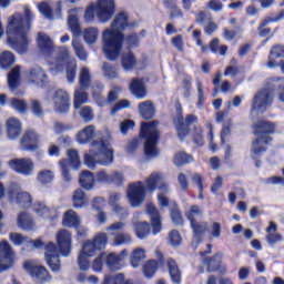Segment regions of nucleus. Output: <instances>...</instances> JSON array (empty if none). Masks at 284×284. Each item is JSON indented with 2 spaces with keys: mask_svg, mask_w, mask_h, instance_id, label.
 <instances>
[{
  "mask_svg": "<svg viewBox=\"0 0 284 284\" xmlns=\"http://www.w3.org/2000/svg\"><path fill=\"white\" fill-rule=\"evenodd\" d=\"M8 165L13 172L22 174V176H32L34 173V162L30 158L13 159L8 162Z\"/></svg>",
  "mask_w": 284,
  "mask_h": 284,
  "instance_id": "15",
  "label": "nucleus"
},
{
  "mask_svg": "<svg viewBox=\"0 0 284 284\" xmlns=\"http://www.w3.org/2000/svg\"><path fill=\"white\" fill-rule=\"evenodd\" d=\"M95 181L94 174L90 171H83L80 174L79 183L84 190H93Z\"/></svg>",
  "mask_w": 284,
  "mask_h": 284,
  "instance_id": "34",
  "label": "nucleus"
},
{
  "mask_svg": "<svg viewBox=\"0 0 284 284\" xmlns=\"http://www.w3.org/2000/svg\"><path fill=\"white\" fill-rule=\"evenodd\" d=\"M67 156L69 160H60L59 166L63 181L65 183H70L72 181V174H70V166L73 170H79V168H81V158L79 156V151L74 149H69L67 151Z\"/></svg>",
  "mask_w": 284,
  "mask_h": 284,
  "instance_id": "12",
  "label": "nucleus"
},
{
  "mask_svg": "<svg viewBox=\"0 0 284 284\" xmlns=\"http://www.w3.org/2000/svg\"><path fill=\"white\" fill-rule=\"evenodd\" d=\"M79 83L81 90H85L90 88V83H92V75L90 74V69L83 67L80 71Z\"/></svg>",
  "mask_w": 284,
  "mask_h": 284,
  "instance_id": "38",
  "label": "nucleus"
},
{
  "mask_svg": "<svg viewBox=\"0 0 284 284\" xmlns=\"http://www.w3.org/2000/svg\"><path fill=\"white\" fill-rule=\"evenodd\" d=\"M119 201H121V194L111 193V195H110L111 205H113L116 214H120V219H125V216H128V210L121 207V205L118 204Z\"/></svg>",
  "mask_w": 284,
  "mask_h": 284,
  "instance_id": "37",
  "label": "nucleus"
},
{
  "mask_svg": "<svg viewBox=\"0 0 284 284\" xmlns=\"http://www.w3.org/2000/svg\"><path fill=\"white\" fill-rule=\"evenodd\" d=\"M94 14L101 23H108L114 16V0H99L95 6H89L84 12V21L92 23Z\"/></svg>",
  "mask_w": 284,
  "mask_h": 284,
  "instance_id": "10",
  "label": "nucleus"
},
{
  "mask_svg": "<svg viewBox=\"0 0 284 284\" xmlns=\"http://www.w3.org/2000/svg\"><path fill=\"white\" fill-rule=\"evenodd\" d=\"M281 61H284V44H275L270 50L266 65L270 69L278 68Z\"/></svg>",
  "mask_w": 284,
  "mask_h": 284,
  "instance_id": "22",
  "label": "nucleus"
},
{
  "mask_svg": "<svg viewBox=\"0 0 284 284\" xmlns=\"http://www.w3.org/2000/svg\"><path fill=\"white\" fill-rule=\"evenodd\" d=\"M104 256V262L105 265L108 267V270H110L111 272H114L116 270L121 268V255L116 254V253H103Z\"/></svg>",
  "mask_w": 284,
  "mask_h": 284,
  "instance_id": "29",
  "label": "nucleus"
},
{
  "mask_svg": "<svg viewBox=\"0 0 284 284\" xmlns=\"http://www.w3.org/2000/svg\"><path fill=\"white\" fill-rule=\"evenodd\" d=\"M2 176H6V172L0 173V179H2ZM3 196H7L10 203L19 205V207H32V194L21 190V185L18 183H10L7 193L3 184L0 183V199H3Z\"/></svg>",
  "mask_w": 284,
  "mask_h": 284,
  "instance_id": "9",
  "label": "nucleus"
},
{
  "mask_svg": "<svg viewBox=\"0 0 284 284\" xmlns=\"http://www.w3.org/2000/svg\"><path fill=\"white\" fill-rule=\"evenodd\" d=\"M38 181L42 183V185H48V183L54 181V172L51 170L40 171L38 174Z\"/></svg>",
  "mask_w": 284,
  "mask_h": 284,
  "instance_id": "51",
  "label": "nucleus"
},
{
  "mask_svg": "<svg viewBox=\"0 0 284 284\" xmlns=\"http://www.w3.org/2000/svg\"><path fill=\"white\" fill-rule=\"evenodd\" d=\"M192 161H194V158L182 151L175 155L174 165H185L186 163H192Z\"/></svg>",
  "mask_w": 284,
  "mask_h": 284,
  "instance_id": "52",
  "label": "nucleus"
},
{
  "mask_svg": "<svg viewBox=\"0 0 284 284\" xmlns=\"http://www.w3.org/2000/svg\"><path fill=\"white\" fill-rule=\"evenodd\" d=\"M62 225L64 227H78V225H81V216L77 212L69 210L63 214Z\"/></svg>",
  "mask_w": 284,
  "mask_h": 284,
  "instance_id": "28",
  "label": "nucleus"
},
{
  "mask_svg": "<svg viewBox=\"0 0 284 284\" xmlns=\"http://www.w3.org/2000/svg\"><path fill=\"white\" fill-rule=\"evenodd\" d=\"M14 265V252L8 241L0 242V273Z\"/></svg>",
  "mask_w": 284,
  "mask_h": 284,
  "instance_id": "18",
  "label": "nucleus"
},
{
  "mask_svg": "<svg viewBox=\"0 0 284 284\" xmlns=\"http://www.w3.org/2000/svg\"><path fill=\"white\" fill-rule=\"evenodd\" d=\"M134 231L138 239H145L150 234V224L148 222H139L134 225Z\"/></svg>",
  "mask_w": 284,
  "mask_h": 284,
  "instance_id": "48",
  "label": "nucleus"
},
{
  "mask_svg": "<svg viewBox=\"0 0 284 284\" xmlns=\"http://www.w3.org/2000/svg\"><path fill=\"white\" fill-rule=\"evenodd\" d=\"M83 39L88 45H94L99 40V29L94 27L84 29Z\"/></svg>",
  "mask_w": 284,
  "mask_h": 284,
  "instance_id": "36",
  "label": "nucleus"
},
{
  "mask_svg": "<svg viewBox=\"0 0 284 284\" xmlns=\"http://www.w3.org/2000/svg\"><path fill=\"white\" fill-rule=\"evenodd\" d=\"M169 274L173 283L181 284V270L176 262L172 258L168 260Z\"/></svg>",
  "mask_w": 284,
  "mask_h": 284,
  "instance_id": "35",
  "label": "nucleus"
},
{
  "mask_svg": "<svg viewBox=\"0 0 284 284\" xmlns=\"http://www.w3.org/2000/svg\"><path fill=\"white\" fill-rule=\"evenodd\" d=\"M17 225L20 230H34V220L28 214V212H20L18 214Z\"/></svg>",
  "mask_w": 284,
  "mask_h": 284,
  "instance_id": "30",
  "label": "nucleus"
},
{
  "mask_svg": "<svg viewBox=\"0 0 284 284\" xmlns=\"http://www.w3.org/2000/svg\"><path fill=\"white\" fill-rule=\"evenodd\" d=\"M103 74L106 79H116L119 77V72L114 69L110 63L104 62L102 65Z\"/></svg>",
  "mask_w": 284,
  "mask_h": 284,
  "instance_id": "55",
  "label": "nucleus"
},
{
  "mask_svg": "<svg viewBox=\"0 0 284 284\" xmlns=\"http://www.w3.org/2000/svg\"><path fill=\"white\" fill-rule=\"evenodd\" d=\"M191 227L193 230L194 237H195L196 242L199 243V241H201V236H203V234H205V232H207V223L192 222Z\"/></svg>",
  "mask_w": 284,
  "mask_h": 284,
  "instance_id": "42",
  "label": "nucleus"
},
{
  "mask_svg": "<svg viewBox=\"0 0 284 284\" xmlns=\"http://www.w3.org/2000/svg\"><path fill=\"white\" fill-rule=\"evenodd\" d=\"M130 90L136 99H145V84L141 79H133L130 83Z\"/></svg>",
  "mask_w": 284,
  "mask_h": 284,
  "instance_id": "32",
  "label": "nucleus"
},
{
  "mask_svg": "<svg viewBox=\"0 0 284 284\" xmlns=\"http://www.w3.org/2000/svg\"><path fill=\"white\" fill-rule=\"evenodd\" d=\"M83 103H88V93L80 87V89L74 91L73 108L79 110Z\"/></svg>",
  "mask_w": 284,
  "mask_h": 284,
  "instance_id": "41",
  "label": "nucleus"
},
{
  "mask_svg": "<svg viewBox=\"0 0 284 284\" xmlns=\"http://www.w3.org/2000/svg\"><path fill=\"white\" fill-rule=\"evenodd\" d=\"M38 9L45 19H52V7L50 6V2H41L38 4Z\"/></svg>",
  "mask_w": 284,
  "mask_h": 284,
  "instance_id": "59",
  "label": "nucleus"
},
{
  "mask_svg": "<svg viewBox=\"0 0 284 284\" xmlns=\"http://www.w3.org/2000/svg\"><path fill=\"white\" fill-rule=\"evenodd\" d=\"M171 219L175 225H183V215H181V211L178 207L171 211Z\"/></svg>",
  "mask_w": 284,
  "mask_h": 284,
  "instance_id": "64",
  "label": "nucleus"
},
{
  "mask_svg": "<svg viewBox=\"0 0 284 284\" xmlns=\"http://www.w3.org/2000/svg\"><path fill=\"white\" fill-rule=\"evenodd\" d=\"M178 136L183 141L186 134H190V125H194V123H199V116L194 114H187L185 119L183 115H178L173 121Z\"/></svg>",
  "mask_w": 284,
  "mask_h": 284,
  "instance_id": "16",
  "label": "nucleus"
},
{
  "mask_svg": "<svg viewBox=\"0 0 284 284\" xmlns=\"http://www.w3.org/2000/svg\"><path fill=\"white\" fill-rule=\"evenodd\" d=\"M103 261H105V257L102 254H100L92 263V270L93 272H103Z\"/></svg>",
  "mask_w": 284,
  "mask_h": 284,
  "instance_id": "62",
  "label": "nucleus"
},
{
  "mask_svg": "<svg viewBox=\"0 0 284 284\" xmlns=\"http://www.w3.org/2000/svg\"><path fill=\"white\" fill-rule=\"evenodd\" d=\"M53 101V110L55 112H60V114H63L70 110V94L67 93L64 90H57L53 92L52 95Z\"/></svg>",
  "mask_w": 284,
  "mask_h": 284,
  "instance_id": "19",
  "label": "nucleus"
},
{
  "mask_svg": "<svg viewBox=\"0 0 284 284\" xmlns=\"http://www.w3.org/2000/svg\"><path fill=\"white\" fill-rule=\"evenodd\" d=\"M27 79L30 81V83H34V85H39L40 88H43V85L48 82L45 71L39 67L31 69L27 74Z\"/></svg>",
  "mask_w": 284,
  "mask_h": 284,
  "instance_id": "24",
  "label": "nucleus"
},
{
  "mask_svg": "<svg viewBox=\"0 0 284 284\" xmlns=\"http://www.w3.org/2000/svg\"><path fill=\"white\" fill-rule=\"evenodd\" d=\"M185 216L190 220V223H196V219H201V216H203V211H201L199 205H193L185 212Z\"/></svg>",
  "mask_w": 284,
  "mask_h": 284,
  "instance_id": "49",
  "label": "nucleus"
},
{
  "mask_svg": "<svg viewBox=\"0 0 284 284\" xmlns=\"http://www.w3.org/2000/svg\"><path fill=\"white\" fill-rule=\"evenodd\" d=\"M6 125L8 139L11 141L19 139L21 135V121H19L17 118H9L6 122Z\"/></svg>",
  "mask_w": 284,
  "mask_h": 284,
  "instance_id": "25",
  "label": "nucleus"
},
{
  "mask_svg": "<svg viewBox=\"0 0 284 284\" xmlns=\"http://www.w3.org/2000/svg\"><path fill=\"white\" fill-rule=\"evenodd\" d=\"M139 112L142 119L150 120L154 118V114H156V109L154 108V103L151 101H144L139 104Z\"/></svg>",
  "mask_w": 284,
  "mask_h": 284,
  "instance_id": "31",
  "label": "nucleus"
},
{
  "mask_svg": "<svg viewBox=\"0 0 284 284\" xmlns=\"http://www.w3.org/2000/svg\"><path fill=\"white\" fill-rule=\"evenodd\" d=\"M143 258H145V250L135 248L132 252L131 258H130V263H131L132 267H139V265H141V261H143Z\"/></svg>",
  "mask_w": 284,
  "mask_h": 284,
  "instance_id": "44",
  "label": "nucleus"
},
{
  "mask_svg": "<svg viewBox=\"0 0 284 284\" xmlns=\"http://www.w3.org/2000/svg\"><path fill=\"white\" fill-rule=\"evenodd\" d=\"M125 108H130V101L128 100L118 101L114 104V106L111 109V116H114L116 112H120V110H125Z\"/></svg>",
  "mask_w": 284,
  "mask_h": 284,
  "instance_id": "60",
  "label": "nucleus"
},
{
  "mask_svg": "<svg viewBox=\"0 0 284 284\" xmlns=\"http://www.w3.org/2000/svg\"><path fill=\"white\" fill-rule=\"evenodd\" d=\"M32 211L40 219H52V211L43 202H36L32 204Z\"/></svg>",
  "mask_w": 284,
  "mask_h": 284,
  "instance_id": "33",
  "label": "nucleus"
},
{
  "mask_svg": "<svg viewBox=\"0 0 284 284\" xmlns=\"http://www.w3.org/2000/svg\"><path fill=\"white\" fill-rule=\"evenodd\" d=\"M145 185L149 192H154L158 185V190L160 192L158 194V201L160 205L162 207H168V205H170V201L168 200V196H165V194L170 192V186L165 183V181H163V174L156 172L151 173V175L145 180Z\"/></svg>",
  "mask_w": 284,
  "mask_h": 284,
  "instance_id": "11",
  "label": "nucleus"
},
{
  "mask_svg": "<svg viewBox=\"0 0 284 284\" xmlns=\"http://www.w3.org/2000/svg\"><path fill=\"white\" fill-rule=\"evenodd\" d=\"M55 241L57 244H54V242H49L44 245V258L50 270L53 272H60L61 260H59V257H68L72 254V233L62 229L57 232Z\"/></svg>",
  "mask_w": 284,
  "mask_h": 284,
  "instance_id": "4",
  "label": "nucleus"
},
{
  "mask_svg": "<svg viewBox=\"0 0 284 284\" xmlns=\"http://www.w3.org/2000/svg\"><path fill=\"white\" fill-rule=\"evenodd\" d=\"M75 141L80 145L91 144L90 154H84V163L89 168H94L97 163L100 165H110L114 161V152L110 144L103 142L101 131H97L94 125H88L80 130L75 135Z\"/></svg>",
  "mask_w": 284,
  "mask_h": 284,
  "instance_id": "1",
  "label": "nucleus"
},
{
  "mask_svg": "<svg viewBox=\"0 0 284 284\" xmlns=\"http://www.w3.org/2000/svg\"><path fill=\"white\" fill-rule=\"evenodd\" d=\"M37 43L42 54L50 55L54 52V42L50 36L43 32L38 33Z\"/></svg>",
  "mask_w": 284,
  "mask_h": 284,
  "instance_id": "23",
  "label": "nucleus"
},
{
  "mask_svg": "<svg viewBox=\"0 0 284 284\" xmlns=\"http://www.w3.org/2000/svg\"><path fill=\"white\" fill-rule=\"evenodd\" d=\"M10 105L13 110H17V112H26L27 109L26 102L19 99L11 100Z\"/></svg>",
  "mask_w": 284,
  "mask_h": 284,
  "instance_id": "63",
  "label": "nucleus"
},
{
  "mask_svg": "<svg viewBox=\"0 0 284 284\" xmlns=\"http://www.w3.org/2000/svg\"><path fill=\"white\" fill-rule=\"evenodd\" d=\"M142 139H144V154L146 159H154L159 156V122H142L141 132Z\"/></svg>",
  "mask_w": 284,
  "mask_h": 284,
  "instance_id": "8",
  "label": "nucleus"
},
{
  "mask_svg": "<svg viewBox=\"0 0 284 284\" xmlns=\"http://www.w3.org/2000/svg\"><path fill=\"white\" fill-rule=\"evenodd\" d=\"M68 17V26L74 37L81 36V24L79 23V17L83 14V8L70 9Z\"/></svg>",
  "mask_w": 284,
  "mask_h": 284,
  "instance_id": "21",
  "label": "nucleus"
},
{
  "mask_svg": "<svg viewBox=\"0 0 284 284\" xmlns=\"http://www.w3.org/2000/svg\"><path fill=\"white\" fill-rule=\"evenodd\" d=\"M132 243V237L128 233H118L114 236V245H125Z\"/></svg>",
  "mask_w": 284,
  "mask_h": 284,
  "instance_id": "58",
  "label": "nucleus"
},
{
  "mask_svg": "<svg viewBox=\"0 0 284 284\" xmlns=\"http://www.w3.org/2000/svg\"><path fill=\"white\" fill-rule=\"evenodd\" d=\"M220 41L219 39H213L210 42V50L214 54H221V57H225L227 54V45H219Z\"/></svg>",
  "mask_w": 284,
  "mask_h": 284,
  "instance_id": "50",
  "label": "nucleus"
},
{
  "mask_svg": "<svg viewBox=\"0 0 284 284\" xmlns=\"http://www.w3.org/2000/svg\"><path fill=\"white\" fill-rule=\"evenodd\" d=\"M23 267L32 278H36V281H39L40 283H48V281H52V276L45 266L39 265L34 260L24 262Z\"/></svg>",
  "mask_w": 284,
  "mask_h": 284,
  "instance_id": "14",
  "label": "nucleus"
},
{
  "mask_svg": "<svg viewBox=\"0 0 284 284\" xmlns=\"http://www.w3.org/2000/svg\"><path fill=\"white\" fill-rule=\"evenodd\" d=\"M125 276L123 274L105 275L102 284H123Z\"/></svg>",
  "mask_w": 284,
  "mask_h": 284,
  "instance_id": "54",
  "label": "nucleus"
},
{
  "mask_svg": "<svg viewBox=\"0 0 284 284\" xmlns=\"http://www.w3.org/2000/svg\"><path fill=\"white\" fill-rule=\"evenodd\" d=\"M122 68L124 70H133V68H136V58H134L132 52L122 55Z\"/></svg>",
  "mask_w": 284,
  "mask_h": 284,
  "instance_id": "46",
  "label": "nucleus"
},
{
  "mask_svg": "<svg viewBox=\"0 0 284 284\" xmlns=\"http://www.w3.org/2000/svg\"><path fill=\"white\" fill-rule=\"evenodd\" d=\"M79 114L85 123H90V121L94 119V111L91 106H82L79 111Z\"/></svg>",
  "mask_w": 284,
  "mask_h": 284,
  "instance_id": "53",
  "label": "nucleus"
},
{
  "mask_svg": "<svg viewBox=\"0 0 284 284\" xmlns=\"http://www.w3.org/2000/svg\"><path fill=\"white\" fill-rule=\"evenodd\" d=\"M21 74V69L19 67L13 68L8 74V84L10 90H17L19 85V77Z\"/></svg>",
  "mask_w": 284,
  "mask_h": 284,
  "instance_id": "39",
  "label": "nucleus"
},
{
  "mask_svg": "<svg viewBox=\"0 0 284 284\" xmlns=\"http://www.w3.org/2000/svg\"><path fill=\"white\" fill-rule=\"evenodd\" d=\"M20 145L22 150H27V152L39 150V133L34 130L26 131L20 141Z\"/></svg>",
  "mask_w": 284,
  "mask_h": 284,
  "instance_id": "20",
  "label": "nucleus"
},
{
  "mask_svg": "<svg viewBox=\"0 0 284 284\" xmlns=\"http://www.w3.org/2000/svg\"><path fill=\"white\" fill-rule=\"evenodd\" d=\"M182 241H183V239L181 237V234L179 233V231L173 230L169 233V243L173 247H179V245H181Z\"/></svg>",
  "mask_w": 284,
  "mask_h": 284,
  "instance_id": "56",
  "label": "nucleus"
},
{
  "mask_svg": "<svg viewBox=\"0 0 284 284\" xmlns=\"http://www.w3.org/2000/svg\"><path fill=\"white\" fill-rule=\"evenodd\" d=\"M223 256L221 253L215 254L211 260H204V264L207 265V272H215L221 267V261Z\"/></svg>",
  "mask_w": 284,
  "mask_h": 284,
  "instance_id": "45",
  "label": "nucleus"
},
{
  "mask_svg": "<svg viewBox=\"0 0 284 284\" xmlns=\"http://www.w3.org/2000/svg\"><path fill=\"white\" fill-rule=\"evenodd\" d=\"M9 240L11 241V243H13V245L18 246L23 245L28 241V239L20 233H10Z\"/></svg>",
  "mask_w": 284,
  "mask_h": 284,
  "instance_id": "61",
  "label": "nucleus"
},
{
  "mask_svg": "<svg viewBox=\"0 0 284 284\" xmlns=\"http://www.w3.org/2000/svg\"><path fill=\"white\" fill-rule=\"evenodd\" d=\"M272 92H277V99L284 103V85L281 83V80H272L268 89L258 91L252 102L251 114H263L267 110L268 105H272Z\"/></svg>",
  "mask_w": 284,
  "mask_h": 284,
  "instance_id": "5",
  "label": "nucleus"
},
{
  "mask_svg": "<svg viewBox=\"0 0 284 284\" xmlns=\"http://www.w3.org/2000/svg\"><path fill=\"white\" fill-rule=\"evenodd\" d=\"M34 21V12L30 7H24V17L21 13H14L8 19L7 26V43L18 52V54H26L28 47L31 43L30 26Z\"/></svg>",
  "mask_w": 284,
  "mask_h": 284,
  "instance_id": "2",
  "label": "nucleus"
},
{
  "mask_svg": "<svg viewBox=\"0 0 284 284\" xmlns=\"http://www.w3.org/2000/svg\"><path fill=\"white\" fill-rule=\"evenodd\" d=\"M14 54L10 51H3L0 53V65L3 70H8L14 63Z\"/></svg>",
  "mask_w": 284,
  "mask_h": 284,
  "instance_id": "43",
  "label": "nucleus"
},
{
  "mask_svg": "<svg viewBox=\"0 0 284 284\" xmlns=\"http://www.w3.org/2000/svg\"><path fill=\"white\" fill-rule=\"evenodd\" d=\"M156 270H159V262L149 261L143 266V274L145 278H152L154 274H156Z\"/></svg>",
  "mask_w": 284,
  "mask_h": 284,
  "instance_id": "47",
  "label": "nucleus"
},
{
  "mask_svg": "<svg viewBox=\"0 0 284 284\" xmlns=\"http://www.w3.org/2000/svg\"><path fill=\"white\" fill-rule=\"evenodd\" d=\"M105 245H108V234L98 233L93 240H89L82 245L80 253L92 257L97 254V252L104 250Z\"/></svg>",
  "mask_w": 284,
  "mask_h": 284,
  "instance_id": "13",
  "label": "nucleus"
},
{
  "mask_svg": "<svg viewBox=\"0 0 284 284\" xmlns=\"http://www.w3.org/2000/svg\"><path fill=\"white\" fill-rule=\"evenodd\" d=\"M146 213L151 216L152 233L159 234L161 232V215L154 204L146 205Z\"/></svg>",
  "mask_w": 284,
  "mask_h": 284,
  "instance_id": "26",
  "label": "nucleus"
},
{
  "mask_svg": "<svg viewBox=\"0 0 284 284\" xmlns=\"http://www.w3.org/2000/svg\"><path fill=\"white\" fill-rule=\"evenodd\" d=\"M71 45L78 59H80L81 61H88V51H85V48L83 47L81 41H79V39H73Z\"/></svg>",
  "mask_w": 284,
  "mask_h": 284,
  "instance_id": "40",
  "label": "nucleus"
},
{
  "mask_svg": "<svg viewBox=\"0 0 284 284\" xmlns=\"http://www.w3.org/2000/svg\"><path fill=\"white\" fill-rule=\"evenodd\" d=\"M128 28V14L119 13L102 34L103 52L109 61H116L123 50V30Z\"/></svg>",
  "mask_w": 284,
  "mask_h": 284,
  "instance_id": "3",
  "label": "nucleus"
},
{
  "mask_svg": "<svg viewBox=\"0 0 284 284\" xmlns=\"http://www.w3.org/2000/svg\"><path fill=\"white\" fill-rule=\"evenodd\" d=\"M72 203L75 210H81L85 207L90 203V201L88 200V195L83 190L77 189L72 195Z\"/></svg>",
  "mask_w": 284,
  "mask_h": 284,
  "instance_id": "27",
  "label": "nucleus"
},
{
  "mask_svg": "<svg viewBox=\"0 0 284 284\" xmlns=\"http://www.w3.org/2000/svg\"><path fill=\"white\" fill-rule=\"evenodd\" d=\"M90 255H85L84 253L79 254L78 256V265L79 268L83 272H87V270H90Z\"/></svg>",
  "mask_w": 284,
  "mask_h": 284,
  "instance_id": "57",
  "label": "nucleus"
},
{
  "mask_svg": "<svg viewBox=\"0 0 284 284\" xmlns=\"http://www.w3.org/2000/svg\"><path fill=\"white\" fill-rule=\"evenodd\" d=\"M65 63L68 83H74V80L77 79V60L74 58H70V51L68 48L61 47L58 49V57L54 62L49 63V70L53 74H59V72H63Z\"/></svg>",
  "mask_w": 284,
  "mask_h": 284,
  "instance_id": "7",
  "label": "nucleus"
},
{
  "mask_svg": "<svg viewBox=\"0 0 284 284\" xmlns=\"http://www.w3.org/2000/svg\"><path fill=\"white\" fill-rule=\"evenodd\" d=\"M128 199L132 207H139L145 201V185L143 182H135L129 185Z\"/></svg>",
  "mask_w": 284,
  "mask_h": 284,
  "instance_id": "17",
  "label": "nucleus"
},
{
  "mask_svg": "<svg viewBox=\"0 0 284 284\" xmlns=\"http://www.w3.org/2000/svg\"><path fill=\"white\" fill-rule=\"evenodd\" d=\"M276 129V124L270 121L260 120L253 125V132L257 139L253 141L251 152L252 158L256 159L261 156L267 150V143L272 141L270 134H274V130Z\"/></svg>",
  "mask_w": 284,
  "mask_h": 284,
  "instance_id": "6",
  "label": "nucleus"
}]
</instances>
